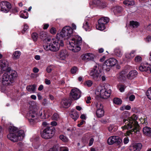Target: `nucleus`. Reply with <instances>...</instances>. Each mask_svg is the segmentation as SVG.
Returning a JSON list of instances; mask_svg holds the SVG:
<instances>
[{"mask_svg": "<svg viewBox=\"0 0 151 151\" xmlns=\"http://www.w3.org/2000/svg\"><path fill=\"white\" fill-rule=\"evenodd\" d=\"M129 113L127 111L124 112L121 115L120 118L123 120V123H125L124 126H122L121 128L123 130L127 129L129 130L127 132V135L129 136L130 134H133L139 131V126L137 120L138 116L135 114L129 117Z\"/></svg>", "mask_w": 151, "mask_h": 151, "instance_id": "f257e3e1", "label": "nucleus"}, {"mask_svg": "<svg viewBox=\"0 0 151 151\" xmlns=\"http://www.w3.org/2000/svg\"><path fill=\"white\" fill-rule=\"evenodd\" d=\"M30 110L27 114V116L30 124L34 125L38 121V116L37 112L32 109L37 110L39 108V105L34 101L29 102Z\"/></svg>", "mask_w": 151, "mask_h": 151, "instance_id": "f03ea898", "label": "nucleus"}, {"mask_svg": "<svg viewBox=\"0 0 151 151\" xmlns=\"http://www.w3.org/2000/svg\"><path fill=\"white\" fill-rule=\"evenodd\" d=\"M9 134L7 135L8 138L14 142L22 140L24 136V132L23 130L18 131V129L13 126L9 127Z\"/></svg>", "mask_w": 151, "mask_h": 151, "instance_id": "7ed1b4c3", "label": "nucleus"}, {"mask_svg": "<svg viewBox=\"0 0 151 151\" xmlns=\"http://www.w3.org/2000/svg\"><path fill=\"white\" fill-rule=\"evenodd\" d=\"M63 44L62 40L60 39H58L56 36L55 39H53L51 42L50 43H48L44 45V49L46 51L50 50L53 52H56L58 51L59 49L60 46H63Z\"/></svg>", "mask_w": 151, "mask_h": 151, "instance_id": "20e7f679", "label": "nucleus"}, {"mask_svg": "<svg viewBox=\"0 0 151 151\" xmlns=\"http://www.w3.org/2000/svg\"><path fill=\"white\" fill-rule=\"evenodd\" d=\"M17 73L14 70H10L4 73L2 78V83L4 85L11 84L13 82L14 79L17 76Z\"/></svg>", "mask_w": 151, "mask_h": 151, "instance_id": "39448f33", "label": "nucleus"}, {"mask_svg": "<svg viewBox=\"0 0 151 151\" xmlns=\"http://www.w3.org/2000/svg\"><path fill=\"white\" fill-rule=\"evenodd\" d=\"M82 42L81 38L77 36L75 39H72L71 41H70L68 44V47L69 49L74 52H77L81 49L80 46Z\"/></svg>", "mask_w": 151, "mask_h": 151, "instance_id": "423d86ee", "label": "nucleus"}, {"mask_svg": "<svg viewBox=\"0 0 151 151\" xmlns=\"http://www.w3.org/2000/svg\"><path fill=\"white\" fill-rule=\"evenodd\" d=\"M73 33V29L69 26H66L63 28L62 31L57 34V37L62 40L68 39L70 37Z\"/></svg>", "mask_w": 151, "mask_h": 151, "instance_id": "0eeeda50", "label": "nucleus"}, {"mask_svg": "<svg viewBox=\"0 0 151 151\" xmlns=\"http://www.w3.org/2000/svg\"><path fill=\"white\" fill-rule=\"evenodd\" d=\"M55 132V129L54 127H47L43 130L41 133V136L45 139H50L54 136Z\"/></svg>", "mask_w": 151, "mask_h": 151, "instance_id": "6e6552de", "label": "nucleus"}, {"mask_svg": "<svg viewBox=\"0 0 151 151\" xmlns=\"http://www.w3.org/2000/svg\"><path fill=\"white\" fill-rule=\"evenodd\" d=\"M90 75L95 81H99L100 80L102 73L99 69V65L96 64L94 66L90 73Z\"/></svg>", "mask_w": 151, "mask_h": 151, "instance_id": "1a4fd4ad", "label": "nucleus"}, {"mask_svg": "<svg viewBox=\"0 0 151 151\" xmlns=\"http://www.w3.org/2000/svg\"><path fill=\"white\" fill-rule=\"evenodd\" d=\"M117 63V60L112 58L106 60L103 65V68L106 71L109 70L111 68Z\"/></svg>", "mask_w": 151, "mask_h": 151, "instance_id": "9d476101", "label": "nucleus"}, {"mask_svg": "<svg viewBox=\"0 0 151 151\" xmlns=\"http://www.w3.org/2000/svg\"><path fill=\"white\" fill-rule=\"evenodd\" d=\"M97 110L96 115L98 118H100L104 116V111L103 109V106L100 103L97 104L96 105Z\"/></svg>", "mask_w": 151, "mask_h": 151, "instance_id": "9b49d317", "label": "nucleus"}, {"mask_svg": "<svg viewBox=\"0 0 151 151\" xmlns=\"http://www.w3.org/2000/svg\"><path fill=\"white\" fill-rule=\"evenodd\" d=\"M110 90H107L104 87H102L100 91V96L103 99H107L110 96Z\"/></svg>", "mask_w": 151, "mask_h": 151, "instance_id": "f8f14e48", "label": "nucleus"}, {"mask_svg": "<svg viewBox=\"0 0 151 151\" xmlns=\"http://www.w3.org/2000/svg\"><path fill=\"white\" fill-rule=\"evenodd\" d=\"M70 94L74 100L78 99L81 96L80 91L77 88L73 89L70 93Z\"/></svg>", "mask_w": 151, "mask_h": 151, "instance_id": "ddd939ff", "label": "nucleus"}, {"mask_svg": "<svg viewBox=\"0 0 151 151\" xmlns=\"http://www.w3.org/2000/svg\"><path fill=\"white\" fill-rule=\"evenodd\" d=\"M82 59L86 61L92 60L95 57V55L92 53H87L82 55Z\"/></svg>", "mask_w": 151, "mask_h": 151, "instance_id": "4468645a", "label": "nucleus"}, {"mask_svg": "<svg viewBox=\"0 0 151 151\" xmlns=\"http://www.w3.org/2000/svg\"><path fill=\"white\" fill-rule=\"evenodd\" d=\"M150 69V65L147 63H143L141 64L139 67V70L141 71L147 72Z\"/></svg>", "mask_w": 151, "mask_h": 151, "instance_id": "2eb2a0df", "label": "nucleus"}, {"mask_svg": "<svg viewBox=\"0 0 151 151\" xmlns=\"http://www.w3.org/2000/svg\"><path fill=\"white\" fill-rule=\"evenodd\" d=\"M70 100L66 99H63L60 103L61 107L65 108H68L70 106Z\"/></svg>", "mask_w": 151, "mask_h": 151, "instance_id": "dca6fc26", "label": "nucleus"}, {"mask_svg": "<svg viewBox=\"0 0 151 151\" xmlns=\"http://www.w3.org/2000/svg\"><path fill=\"white\" fill-rule=\"evenodd\" d=\"M83 27L86 31H90L91 29V26L90 22L87 20V19H86L83 24Z\"/></svg>", "mask_w": 151, "mask_h": 151, "instance_id": "f3484780", "label": "nucleus"}, {"mask_svg": "<svg viewBox=\"0 0 151 151\" xmlns=\"http://www.w3.org/2000/svg\"><path fill=\"white\" fill-rule=\"evenodd\" d=\"M59 56L61 60H64L68 56V54L66 50H63L60 52Z\"/></svg>", "mask_w": 151, "mask_h": 151, "instance_id": "a211bd4d", "label": "nucleus"}, {"mask_svg": "<svg viewBox=\"0 0 151 151\" xmlns=\"http://www.w3.org/2000/svg\"><path fill=\"white\" fill-rule=\"evenodd\" d=\"M142 147V145L141 143H136L131 147V149L133 151H139L141 149Z\"/></svg>", "mask_w": 151, "mask_h": 151, "instance_id": "6ab92c4d", "label": "nucleus"}, {"mask_svg": "<svg viewBox=\"0 0 151 151\" xmlns=\"http://www.w3.org/2000/svg\"><path fill=\"white\" fill-rule=\"evenodd\" d=\"M143 132L145 135L151 137V128L148 127H145L143 128Z\"/></svg>", "mask_w": 151, "mask_h": 151, "instance_id": "aec40b11", "label": "nucleus"}, {"mask_svg": "<svg viewBox=\"0 0 151 151\" xmlns=\"http://www.w3.org/2000/svg\"><path fill=\"white\" fill-rule=\"evenodd\" d=\"M93 2L100 8H104L107 6V4L105 2H101L98 0H94Z\"/></svg>", "mask_w": 151, "mask_h": 151, "instance_id": "412c9836", "label": "nucleus"}, {"mask_svg": "<svg viewBox=\"0 0 151 151\" xmlns=\"http://www.w3.org/2000/svg\"><path fill=\"white\" fill-rule=\"evenodd\" d=\"M101 20H99L98 24L96 26V28L102 31L105 28L104 23H103L101 21Z\"/></svg>", "mask_w": 151, "mask_h": 151, "instance_id": "4be33fe9", "label": "nucleus"}, {"mask_svg": "<svg viewBox=\"0 0 151 151\" xmlns=\"http://www.w3.org/2000/svg\"><path fill=\"white\" fill-rule=\"evenodd\" d=\"M137 74V72L136 70H132L127 75V77L129 79H132L135 77Z\"/></svg>", "mask_w": 151, "mask_h": 151, "instance_id": "5701e85b", "label": "nucleus"}, {"mask_svg": "<svg viewBox=\"0 0 151 151\" xmlns=\"http://www.w3.org/2000/svg\"><path fill=\"white\" fill-rule=\"evenodd\" d=\"M37 86L35 85H30L27 86V89L31 93H34L36 89Z\"/></svg>", "mask_w": 151, "mask_h": 151, "instance_id": "b1692460", "label": "nucleus"}, {"mask_svg": "<svg viewBox=\"0 0 151 151\" xmlns=\"http://www.w3.org/2000/svg\"><path fill=\"white\" fill-rule=\"evenodd\" d=\"M6 6L9 9H11V6L9 3L7 1H4L0 3V7H3Z\"/></svg>", "mask_w": 151, "mask_h": 151, "instance_id": "393cba45", "label": "nucleus"}, {"mask_svg": "<svg viewBox=\"0 0 151 151\" xmlns=\"http://www.w3.org/2000/svg\"><path fill=\"white\" fill-rule=\"evenodd\" d=\"M117 78L119 81H122L125 79V75L124 72L122 71L120 72L117 76Z\"/></svg>", "mask_w": 151, "mask_h": 151, "instance_id": "a878e982", "label": "nucleus"}, {"mask_svg": "<svg viewBox=\"0 0 151 151\" xmlns=\"http://www.w3.org/2000/svg\"><path fill=\"white\" fill-rule=\"evenodd\" d=\"M135 52V51L132 50L130 52L127 53L125 54V57L128 59H131L134 56Z\"/></svg>", "mask_w": 151, "mask_h": 151, "instance_id": "bb28decb", "label": "nucleus"}, {"mask_svg": "<svg viewBox=\"0 0 151 151\" xmlns=\"http://www.w3.org/2000/svg\"><path fill=\"white\" fill-rule=\"evenodd\" d=\"M21 55V52L18 51H15L13 54L12 57L14 60H17L19 59Z\"/></svg>", "mask_w": 151, "mask_h": 151, "instance_id": "cd10ccee", "label": "nucleus"}, {"mask_svg": "<svg viewBox=\"0 0 151 151\" xmlns=\"http://www.w3.org/2000/svg\"><path fill=\"white\" fill-rule=\"evenodd\" d=\"M115 136H112L109 137L107 140L108 144L111 145L115 142Z\"/></svg>", "mask_w": 151, "mask_h": 151, "instance_id": "c85d7f7f", "label": "nucleus"}, {"mask_svg": "<svg viewBox=\"0 0 151 151\" xmlns=\"http://www.w3.org/2000/svg\"><path fill=\"white\" fill-rule=\"evenodd\" d=\"M114 53L116 56L121 57L122 55V52L121 50L119 48H116L114 50Z\"/></svg>", "mask_w": 151, "mask_h": 151, "instance_id": "c756f323", "label": "nucleus"}, {"mask_svg": "<svg viewBox=\"0 0 151 151\" xmlns=\"http://www.w3.org/2000/svg\"><path fill=\"white\" fill-rule=\"evenodd\" d=\"M124 4L127 6H132L134 5L135 4V2L133 1L125 0L123 1Z\"/></svg>", "mask_w": 151, "mask_h": 151, "instance_id": "7c9ffc66", "label": "nucleus"}, {"mask_svg": "<svg viewBox=\"0 0 151 151\" xmlns=\"http://www.w3.org/2000/svg\"><path fill=\"white\" fill-rule=\"evenodd\" d=\"M71 117L75 121L77 120L78 117V115L77 112L76 111L70 114Z\"/></svg>", "mask_w": 151, "mask_h": 151, "instance_id": "2f4dec72", "label": "nucleus"}, {"mask_svg": "<svg viewBox=\"0 0 151 151\" xmlns=\"http://www.w3.org/2000/svg\"><path fill=\"white\" fill-rule=\"evenodd\" d=\"M115 139L116 140L115 143L119 145H122L123 144L122 140L119 137L115 136Z\"/></svg>", "mask_w": 151, "mask_h": 151, "instance_id": "473e14b6", "label": "nucleus"}, {"mask_svg": "<svg viewBox=\"0 0 151 151\" xmlns=\"http://www.w3.org/2000/svg\"><path fill=\"white\" fill-rule=\"evenodd\" d=\"M142 61V59L141 57L139 55L136 56L134 58V61L137 63H140Z\"/></svg>", "mask_w": 151, "mask_h": 151, "instance_id": "72a5a7b5", "label": "nucleus"}, {"mask_svg": "<svg viewBox=\"0 0 151 151\" xmlns=\"http://www.w3.org/2000/svg\"><path fill=\"white\" fill-rule=\"evenodd\" d=\"M113 102L117 105L121 104L122 102V100L119 98H115L113 100Z\"/></svg>", "mask_w": 151, "mask_h": 151, "instance_id": "f704fd0d", "label": "nucleus"}, {"mask_svg": "<svg viewBox=\"0 0 151 151\" xmlns=\"http://www.w3.org/2000/svg\"><path fill=\"white\" fill-rule=\"evenodd\" d=\"M130 24L131 26L133 27H137L139 25V24L138 22L133 21L130 22Z\"/></svg>", "mask_w": 151, "mask_h": 151, "instance_id": "c9c22d12", "label": "nucleus"}, {"mask_svg": "<svg viewBox=\"0 0 151 151\" xmlns=\"http://www.w3.org/2000/svg\"><path fill=\"white\" fill-rule=\"evenodd\" d=\"M99 20H101V21L103 23H104L105 24H106L109 22V19L108 17H105L101 18Z\"/></svg>", "mask_w": 151, "mask_h": 151, "instance_id": "e433bc0d", "label": "nucleus"}, {"mask_svg": "<svg viewBox=\"0 0 151 151\" xmlns=\"http://www.w3.org/2000/svg\"><path fill=\"white\" fill-rule=\"evenodd\" d=\"M122 10V8L120 6H116L114 10V12L115 14L121 12Z\"/></svg>", "mask_w": 151, "mask_h": 151, "instance_id": "4c0bfd02", "label": "nucleus"}, {"mask_svg": "<svg viewBox=\"0 0 151 151\" xmlns=\"http://www.w3.org/2000/svg\"><path fill=\"white\" fill-rule=\"evenodd\" d=\"M146 96L151 101V87H150L147 91Z\"/></svg>", "mask_w": 151, "mask_h": 151, "instance_id": "58836bf2", "label": "nucleus"}, {"mask_svg": "<svg viewBox=\"0 0 151 151\" xmlns=\"http://www.w3.org/2000/svg\"><path fill=\"white\" fill-rule=\"evenodd\" d=\"M43 114V116L42 118L44 119L48 118L50 116V115L48 113L47 111L46 110L44 111Z\"/></svg>", "mask_w": 151, "mask_h": 151, "instance_id": "ea45409f", "label": "nucleus"}, {"mask_svg": "<svg viewBox=\"0 0 151 151\" xmlns=\"http://www.w3.org/2000/svg\"><path fill=\"white\" fill-rule=\"evenodd\" d=\"M32 37L35 41L37 40L38 36L37 34L36 33H33L32 35Z\"/></svg>", "mask_w": 151, "mask_h": 151, "instance_id": "a19ab883", "label": "nucleus"}, {"mask_svg": "<svg viewBox=\"0 0 151 151\" xmlns=\"http://www.w3.org/2000/svg\"><path fill=\"white\" fill-rule=\"evenodd\" d=\"M60 139H61L62 141L64 142H67L68 141V138L65 136L63 135H61L60 136Z\"/></svg>", "mask_w": 151, "mask_h": 151, "instance_id": "79ce46f5", "label": "nucleus"}, {"mask_svg": "<svg viewBox=\"0 0 151 151\" xmlns=\"http://www.w3.org/2000/svg\"><path fill=\"white\" fill-rule=\"evenodd\" d=\"M52 118L53 120H57L59 119V116L57 113H55L53 114Z\"/></svg>", "mask_w": 151, "mask_h": 151, "instance_id": "37998d69", "label": "nucleus"}, {"mask_svg": "<svg viewBox=\"0 0 151 151\" xmlns=\"http://www.w3.org/2000/svg\"><path fill=\"white\" fill-rule=\"evenodd\" d=\"M93 82L91 80H88L85 82V84L88 87H91L92 85Z\"/></svg>", "mask_w": 151, "mask_h": 151, "instance_id": "c03bdc74", "label": "nucleus"}, {"mask_svg": "<svg viewBox=\"0 0 151 151\" xmlns=\"http://www.w3.org/2000/svg\"><path fill=\"white\" fill-rule=\"evenodd\" d=\"M53 69V66L51 65L48 66L46 68V71L48 73L51 72L52 69Z\"/></svg>", "mask_w": 151, "mask_h": 151, "instance_id": "a18cd8bd", "label": "nucleus"}, {"mask_svg": "<svg viewBox=\"0 0 151 151\" xmlns=\"http://www.w3.org/2000/svg\"><path fill=\"white\" fill-rule=\"evenodd\" d=\"M78 70V68L76 67H73L71 70V72L72 73H75Z\"/></svg>", "mask_w": 151, "mask_h": 151, "instance_id": "49530a36", "label": "nucleus"}, {"mask_svg": "<svg viewBox=\"0 0 151 151\" xmlns=\"http://www.w3.org/2000/svg\"><path fill=\"white\" fill-rule=\"evenodd\" d=\"M131 107L127 105L126 106H124L122 107H121L120 108V109L121 110H123L125 109L126 110H129L131 109Z\"/></svg>", "mask_w": 151, "mask_h": 151, "instance_id": "de8ad7c7", "label": "nucleus"}, {"mask_svg": "<svg viewBox=\"0 0 151 151\" xmlns=\"http://www.w3.org/2000/svg\"><path fill=\"white\" fill-rule=\"evenodd\" d=\"M51 33L52 34H55L56 33L57 31L55 28L54 27H52L50 31Z\"/></svg>", "mask_w": 151, "mask_h": 151, "instance_id": "09e8293b", "label": "nucleus"}, {"mask_svg": "<svg viewBox=\"0 0 151 151\" xmlns=\"http://www.w3.org/2000/svg\"><path fill=\"white\" fill-rule=\"evenodd\" d=\"M1 9L0 11L6 13H7L9 11L8 9H7L5 8V7H1Z\"/></svg>", "mask_w": 151, "mask_h": 151, "instance_id": "8fccbe9b", "label": "nucleus"}, {"mask_svg": "<svg viewBox=\"0 0 151 151\" xmlns=\"http://www.w3.org/2000/svg\"><path fill=\"white\" fill-rule=\"evenodd\" d=\"M126 87L123 85H121L120 86V87L119 89V91L121 92H123L124 91V89H125Z\"/></svg>", "mask_w": 151, "mask_h": 151, "instance_id": "3c124183", "label": "nucleus"}, {"mask_svg": "<svg viewBox=\"0 0 151 151\" xmlns=\"http://www.w3.org/2000/svg\"><path fill=\"white\" fill-rule=\"evenodd\" d=\"M60 151H68V149L66 147H61L60 148Z\"/></svg>", "mask_w": 151, "mask_h": 151, "instance_id": "603ef678", "label": "nucleus"}, {"mask_svg": "<svg viewBox=\"0 0 151 151\" xmlns=\"http://www.w3.org/2000/svg\"><path fill=\"white\" fill-rule=\"evenodd\" d=\"M28 26L27 24H25L24 25V29L23 31L22 32L23 34H24L25 32L27 31V30L28 29Z\"/></svg>", "mask_w": 151, "mask_h": 151, "instance_id": "864d4df0", "label": "nucleus"}, {"mask_svg": "<svg viewBox=\"0 0 151 151\" xmlns=\"http://www.w3.org/2000/svg\"><path fill=\"white\" fill-rule=\"evenodd\" d=\"M135 99V96L134 95H132L129 97V99L130 101H133Z\"/></svg>", "mask_w": 151, "mask_h": 151, "instance_id": "5fc2aeb1", "label": "nucleus"}, {"mask_svg": "<svg viewBox=\"0 0 151 151\" xmlns=\"http://www.w3.org/2000/svg\"><path fill=\"white\" fill-rule=\"evenodd\" d=\"M129 140L127 137H126L124 139V143L125 144H127L129 142Z\"/></svg>", "mask_w": 151, "mask_h": 151, "instance_id": "6e6d98bb", "label": "nucleus"}, {"mask_svg": "<svg viewBox=\"0 0 151 151\" xmlns=\"http://www.w3.org/2000/svg\"><path fill=\"white\" fill-rule=\"evenodd\" d=\"M94 141V139L93 138H91L89 141V142L88 144V145L89 146H91L93 142Z\"/></svg>", "mask_w": 151, "mask_h": 151, "instance_id": "4d7b16f0", "label": "nucleus"}, {"mask_svg": "<svg viewBox=\"0 0 151 151\" xmlns=\"http://www.w3.org/2000/svg\"><path fill=\"white\" fill-rule=\"evenodd\" d=\"M20 17L22 18H24V19H26L28 17V15H25L24 14H23L22 13H21Z\"/></svg>", "mask_w": 151, "mask_h": 151, "instance_id": "13d9d810", "label": "nucleus"}, {"mask_svg": "<svg viewBox=\"0 0 151 151\" xmlns=\"http://www.w3.org/2000/svg\"><path fill=\"white\" fill-rule=\"evenodd\" d=\"M33 71L35 73H37L39 72V70L37 68L35 67L33 69Z\"/></svg>", "mask_w": 151, "mask_h": 151, "instance_id": "bf43d9fd", "label": "nucleus"}, {"mask_svg": "<svg viewBox=\"0 0 151 151\" xmlns=\"http://www.w3.org/2000/svg\"><path fill=\"white\" fill-rule=\"evenodd\" d=\"M114 127V126L113 125H110L108 127V130L109 131H111L113 129V128Z\"/></svg>", "mask_w": 151, "mask_h": 151, "instance_id": "052dcab7", "label": "nucleus"}, {"mask_svg": "<svg viewBox=\"0 0 151 151\" xmlns=\"http://www.w3.org/2000/svg\"><path fill=\"white\" fill-rule=\"evenodd\" d=\"M91 97L90 96L88 97L87 100H86V102L87 104H89L90 102V101L91 100Z\"/></svg>", "mask_w": 151, "mask_h": 151, "instance_id": "680f3d73", "label": "nucleus"}, {"mask_svg": "<svg viewBox=\"0 0 151 151\" xmlns=\"http://www.w3.org/2000/svg\"><path fill=\"white\" fill-rule=\"evenodd\" d=\"M140 121H141V122L143 124H145L147 122L146 119L145 118L140 119Z\"/></svg>", "mask_w": 151, "mask_h": 151, "instance_id": "e2e57ef3", "label": "nucleus"}, {"mask_svg": "<svg viewBox=\"0 0 151 151\" xmlns=\"http://www.w3.org/2000/svg\"><path fill=\"white\" fill-rule=\"evenodd\" d=\"M33 146L35 149H37L39 147V144L37 143L33 145Z\"/></svg>", "mask_w": 151, "mask_h": 151, "instance_id": "0e129e2a", "label": "nucleus"}, {"mask_svg": "<svg viewBox=\"0 0 151 151\" xmlns=\"http://www.w3.org/2000/svg\"><path fill=\"white\" fill-rule=\"evenodd\" d=\"M85 122V121L84 120H82L79 124H78V127H80L81 125Z\"/></svg>", "mask_w": 151, "mask_h": 151, "instance_id": "69168bd1", "label": "nucleus"}, {"mask_svg": "<svg viewBox=\"0 0 151 151\" xmlns=\"http://www.w3.org/2000/svg\"><path fill=\"white\" fill-rule=\"evenodd\" d=\"M45 80V83L47 85H49L50 83V80L47 79H46Z\"/></svg>", "mask_w": 151, "mask_h": 151, "instance_id": "338daca9", "label": "nucleus"}, {"mask_svg": "<svg viewBox=\"0 0 151 151\" xmlns=\"http://www.w3.org/2000/svg\"><path fill=\"white\" fill-rule=\"evenodd\" d=\"M147 29L148 30L151 31V23L149 24L147 26Z\"/></svg>", "mask_w": 151, "mask_h": 151, "instance_id": "774afa93", "label": "nucleus"}]
</instances>
